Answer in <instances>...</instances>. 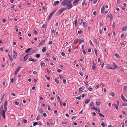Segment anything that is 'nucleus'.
<instances>
[{"label": "nucleus", "mask_w": 127, "mask_h": 127, "mask_svg": "<svg viewBox=\"0 0 127 127\" xmlns=\"http://www.w3.org/2000/svg\"><path fill=\"white\" fill-rule=\"evenodd\" d=\"M72 1V0H64L63 1L61 5L62 6H65L68 4L69 3H71V1Z\"/></svg>", "instance_id": "nucleus-1"}, {"label": "nucleus", "mask_w": 127, "mask_h": 127, "mask_svg": "<svg viewBox=\"0 0 127 127\" xmlns=\"http://www.w3.org/2000/svg\"><path fill=\"white\" fill-rule=\"evenodd\" d=\"M65 10L64 8L60 10H59L57 13L56 14L57 16L60 15Z\"/></svg>", "instance_id": "nucleus-2"}, {"label": "nucleus", "mask_w": 127, "mask_h": 127, "mask_svg": "<svg viewBox=\"0 0 127 127\" xmlns=\"http://www.w3.org/2000/svg\"><path fill=\"white\" fill-rule=\"evenodd\" d=\"M72 7V4L71 3H69L66 6L65 8H64L65 9H70Z\"/></svg>", "instance_id": "nucleus-3"}, {"label": "nucleus", "mask_w": 127, "mask_h": 127, "mask_svg": "<svg viewBox=\"0 0 127 127\" xmlns=\"http://www.w3.org/2000/svg\"><path fill=\"white\" fill-rule=\"evenodd\" d=\"M45 40H41L40 42L39 43V44L38 46L40 47L43 45L44 43H45Z\"/></svg>", "instance_id": "nucleus-4"}, {"label": "nucleus", "mask_w": 127, "mask_h": 127, "mask_svg": "<svg viewBox=\"0 0 127 127\" xmlns=\"http://www.w3.org/2000/svg\"><path fill=\"white\" fill-rule=\"evenodd\" d=\"M20 68L21 67L20 66H19L18 67L14 73V74L15 75H17V73L19 72V70Z\"/></svg>", "instance_id": "nucleus-5"}, {"label": "nucleus", "mask_w": 127, "mask_h": 127, "mask_svg": "<svg viewBox=\"0 0 127 127\" xmlns=\"http://www.w3.org/2000/svg\"><path fill=\"white\" fill-rule=\"evenodd\" d=\"M93 66H92V69L93 70H95L96 69V63H95V62L93 61L92 62Z\"/></svg>", "instance_id": "nucleus-6"}, {"label": "nucleus", "mask_w": 127, "mask_h": 127, "mask_svg": "<svg viewBox=\"0 0 127 127\" xmlns=\"http://www.w3.org/2000/svg\"><path fill=\"white\" fill-rule=\"evenodd\" d=\"M113 64L114 65V67H108V68L110 69H114L117 67V66L116 65V64L115 63H113Z\"/></svg>", "instance_id": "nucleus-7"}, {"label": "nucleus", "mask_w": 127, "mask_h": 127, "mask_svg": "<svg viewBox=\"0 0 127 127\" xmlns=\"http://www.w3.org/2000/svg\"><path fill=\"white\" fill-rule=\"evenodd\" d=\"M78 38H76L74 40V42L72 44V45L74 46L75 44H77L78 42Z\"/></svg>", "instance_id": "nucleus-8"}, {"label": "nucleus", "mask_w": 127, "mask_h": 127, "mask_svg": "<svg viewBox=\"0 0 127 127\" xmlns=\"http://www.w3.org/2000/svg\"><path fill=\"white\" fill-rule=\"evenodd\" d=\"M60 3V2L59 1H55L54 2V3L53 5L54 6H55L56 5Z\"/></svg>", "instance_id": "nucleus-9"}, {"label": "nucleus", "mask_w": 127, "mask_h": 127, "mask_svg": "<svg viewBox=\"0 0 127 127\" xmlns=\"http://www.w3.org/2000/svg\"><path fill=\"white\" fill-rule=\"evenodd\" d=\"M29 61H32L33 62H36L37 60L36 59H34L32 58H30L29 59Z\"/></svg>", "instance_id": "nucleus-10"}, {"label": "nucleus", "mask_w": 127, "mask_h": 127, "mask_svg": "<svg viewBox=\"0 0 127 127\" xmlns=\"http://www.w3.org/2000/svg\"><path fill=\"white\" fill-rule=\"evenodd\" d=\"M85 89V87H82L79 89V91L80 93L83 90Z\"/></svg>", "instance_id": "nucleus-11"}, {"label": "nucleus", "mask_w": 127, "mask_h": 127, "mask_svg": "<svg viewBox=\"0 0 127 127\" xmlns=\"http://www.w3.org/2000/svg\"><path fill=\"white\" fill-rule=\"evenodd\" d=\"M17 53H13V59H16L17 56Z\"/></svg>", "instance_id": "nucleus-12"}, {"label": "nucleus", "mask_w": 127, "mask_h": 127, "mask_svg": "<svg viewBox=\"0 0 127 127\" xmlns=\"http://www.w3.org/2000/svg\"><path fill=\"white\" fill-rule=\"evenodd\" d=\"M29 55L28 54H27L24 57V61H26L28 58V56Z\"/></svg>", "instance_id": "nucleus-13"}, {"label": "nucleus", "mask_w": 127, "mask_h": 127, "mask_svg": "<svg viewBox=\"0 0 127 127\" xmlns=\"http://www.w3.org/2000/svg\"><path fill=\"white\" fill-rule=\"evenodd\" d=\"M78 18V16L76 17V20L74 21V23L75 25V26H77V19Z\"/></svg>", "instance_id": "nucleus-14"}, {"label": "nucleus", "mask_w": 127, "mask_h": 127, "mask_svg": "<svg viewBox=\"0 0 127 127\" xmlns=\"http://www.w3.org/2000/svg\"><path fill=\"white\" fill-rule=\"evenodd\" d=\"M121 97L123 100L124 101L126 99L125 97L124 96L123 94H122L121 95Z\"/></svg>", "instance_id": "nucleus-15"}, {"label": "nucleus", "mask_w": 127, "mask_h": 127, "mask_svg": "<svg viewBox=\"0 0 127 127\" xmlns=\"http://www.w3.org/2000/svg\"><path fill=\"white\" fill-rule=\"evenodd\" d=\"M46 51V49L45 47H43L42 50V51L43 52H45Z\"/></svg>", "instance_id": "nucleus-16"}, {"label": "nucleus", "mask_w": 127, "mask_h": 127, "mask_svg": "<svg viewBox=\"0 0 127 127\" xmlns=\"http://www.w3.org/2000/svg\"><path fill=\"white\" fill-rule=\"evenodd\" d=\"M79 0H75L74 1H73V4L76 5L77 4Z\"/></svg>", "instance_id": "nucleus-17"}, {"label": "nucleus", "mask_w": 127, "mask_h": 127, "mask_svg": "<svg viewBox=\"0 0 127 127\" xmlns=\"http://www.w3.org/2000/svg\"><path fill=\"white\" fill-rule=\"evenodd\" d=\"M114 107L115 108H116L117 110H118V105L116 104H115L114 105Z\"/></svg>", "instance_id": "nucleus-18"}, {"label": "nucleus", "mask_w": 127, "mask_h": 127, "mask_svg": "<svg viewBox=\"0 0 127 127\" xmlns=\"http://www.w3.org/2000/svg\"><path fill=\"white\" fill-rule=\"evenodd\" d=\"M4 94H2L1 95V102L2 101L4 97Z\"/></svg>", "instance_id": "nucleus-19"}, {"label": "nucleus", "mask_w": 127, "mask_h": 127, "mask_svg": "<svg viewBox=\"0 0 127 127\" xmlns=\"http://www.w3.org/2000/svg\"><path fill=\"white\" fill-rule=\"evenodd\" d=\"M89 105L90 106H94L95 105V104L93 102H91Z\"/></svg>", "instance_id": "nucleus-20"}, {"label": "nucleus", "mask_w": 127, "mask_h": 127, "mask_svg": "<svg viewBox=\"0 0 127 127\" xmlns=\"http://www.w3.org/2000/svg\"><path fill=\"white\" fill-rule=\"evenodd\" d=\"M127 30V26L124 27L122 29L123 31H126Z\"/></svg>", "instance_id": "nucleus-21"}, {"label": "nucleus", "mask_w": 127, "mask_h": 127, "mask_svg": "<svg viewBox=\"0 0 127 127\" xmlns=\"http://www.w3.org/2000/svg\"><path fill=\"white\" fill-rule=\"evenodd\" d=\"M90 101V99H87L85 101V103L87 104Z\"/></svg>", "instance_id": "nucleus-22"}, {"label": "nucleus", "mask_w": 127, "mask_h": 127, "mask_svg": "<svg viewBox=\"0 0 127 127\" xmlns=\"http://www.w3.org/2000/svg\"><path fill=\"white\" fill-rule=\"evenodd\" d=\"M31 48H28L25 51V53H27L31 49Z\"/></svg>", "instance_id": "nucleus-23"}, {"label": "nucleus", "mask_w": 127, "mask_h": 127, "mask_svg": "<svg viewBox=\"0 0 127 127\" xmlns=\"http://www.w3.org/2000/svg\"><path fill=\"white\" fill-rule=\"evenodd\" d=\"M115 56L116 58H119L120 57V56L117 53H115Z\"/></svg>", "instance_id": "nucleus-24"}, {"label": "nucleus", "mask_w": 127, "mask_h": 127, "mask_svg": "<svg viewBox=\"0 0 127 127\" xmlns=\"http://www.w3.org/2000/svg\"><path fill=\"white\" fill-rule=\"evenodd\" d=\"M40 119V115H38L36 119L37 120H38Z\"/></svg>", "instance_id": "nucleus-25"}, {"label": "nucleus", "mask_w": 127, "mask_h": 127, "mask_svg": "<svg viewBox=\"0 0 127 127\" xmlns=\"http://www.w3.org/2000/svg\"><path fill=\"white\" fill-rule=\"evenodd\" d=\"M104 11V6H102L101 8V13L102 14Z\"/></svg>", "instance_id": "nucleus-26"}, {"label": "nucleus", "mask_w": 127, "mask_h": 127, "mask_svg": "<svg viewBox=\"0 0 127 127\" xmlns=\"http://www.w3.org/2000/svg\"><path fill=\"white\" fill-rule=\"evenodd\" d=\"M100 104V102H99L96 101V105L98 106H99Z\"/></svg>", "instance_id": "nucleus-27"}, {"label": "nucleus", "mask_w": 127, "mask_h": 127, "mask_svg": "<svg viewBox=\"0 0 127 127\" xmlns=\"http://www.w3.org/2000/svg\"><path fill=\"white\" fill-rule=\"evenodd\" d=\"M40 64L41 65V66L42 68L44 67L45 65V63H40Z\"/></svg>", "instance_id": "nucleus-28"}, {"label": "nucleus", "mask_w": 127, "mask_h": 127, "mask_svg": "<svg viewBox=\"0 0 127 127\" xmlns=\"http://www.w3.org/2000/svg\"><path fill=\"white\" fill-rule=\"evenodd\" d=\"M52 15L50 14L49 16V17L48 18V20H49L52 18Z\"/></svg>", "instance_id": "nucleus-29"}, {"label": "nucleus", "mask_w": 127, "mask_h": 127, "mask_svg": "<svg viewBox=\"0 0 127 127\" xmlns=\"http://www.w3.org/2000/svg\"><path fill=\"white\" fill-rule=\"evenodd\" d=\"M7 100H6L5 101L4 104V107H5V106H7Z\"/></svg>", "instance_id": "nucleus-30"}, {"label": "nucleus", "mask_w": 127, "mask_h": 127, "mask_svg": "<svg viewBox=\"0 0 127 127\" xmlns=\"http://www.w3.org/2000/svg\"><path fill=\"white\" fill-rule=\"evenodd\" d=\"M38 123L37 122H33V126H34L38 125Z\"/></svg>", "instance_id": "nucleus-31"}, {"label": "nucleus", "mask_w": 127, "mask_h": 127, "mask_svg": "<svg viewBox=\"0 0 127 127\" xmlns=\"http://www.w3.org/2000/svg\"><path fill=\"white\" fill-rule=\"evenodd\" d=\"M93 89L90 87H89L88 88V90L91 91H92L93 90Z\"/></svg>", "instance_id": "nucleus-32"}, {"label": "nucleus", "mask_w": 127, "mask_h": 127, "mask_svg": "<svg viewBox=\"0 0 127 127\" xmlns=\"http://www.w3.org/2000/svg\"><path fill=\"white\" fill-rule=\"evenodd\" d=\"M83 26L84 27H86V22H84L83 23Z\"/></svg>", "instance_id": "nucleus-33"}, {"label": "nucleus", "mask_w": 127, "mask_h": 127, "mask_svg": "<svg viewBox=\"0 0 127 127\" xmlns=\"http://www.w3.org/2000/svg\"><path fill=\"white\" fill-rule=\"evenodd\" d=\"M98 114L99 115L100 117L102 116L103 117H104V116L101 113H98Z\"/></svg>", "instance_id": "nucleus-34"}, {"label": "nucleus", "mask_w": 127, "mask_h": 127, "mask_svg": "<svg viewBox=\"0 0 127 127\" xmlns=\"http://www.w3.org/2000/svg\"><path fill=\"white\" fill-rule=\"evenodd\" d=\"M127 86H125L124 87V91L125 92V91H126L127 90Z\"/></svg>", "instance_id": "nucleus-35"}, {"label": "nucleus", "mask_w": 127, "mask_h": 127, "mask_svg": "<svg viewBox=\"0 0 127 127\" xmlns=\"http://www.w3.org/2000/svg\"><path fill=\"white\" fill-rule=\"evenodd\" d=\"M45 77L47 79L49 80H50V78L47 75L45 76Z\"/></svg>", "instance_id": "nucleus-36"}, {"label": "nucleus", "mask_w": 127, "mask_h": 127, "mask_svg": "<svg viewBox=\"0 0 127 127\" xmlns=\"http://www.w3.org/2000/svg\"><path fill=\"white\" fill-rule=\"evenodd\" d=\"M55 82L57 83L58 84H59V80L57 79H55Z\"/></svg>", "instance_id": "nucleus-37"}, {"label": "nucleus", "mask_w": 127, "mask_h": 127, "mask_svg": "<svg viewBox=\"0 0 127 127\" xmlns=\"http://www.w3.org/2000/svg\"><path fill=\"white\" fill-rule=\"evenodd\" d=\"M61 55L63 56H64V57L66 56L64 52H62L61 53Z\"/></svg>", "instance_id": "nucleus-38"}, {"label": "nucleus", "mask_w": 127, "mask_h": 127, "mask_svg": "<svg viewBox=\"0 0 127 127\" xmlns=\"http://www.w3.org/2000/svg\"><path fill=\"white\" fill-rule=\"evenodd\" d=\"M95 110L98 112H100V109L99 108H96Z\"/></svg>", "instance_id": "nucleus-39"}, {"label": "nucleus", "mask_w": 127, "mask_h": 127, "mask_svg": "<svg viewBox=\"0 0 127 127\" xmlns=\"http://www.w3.org/2000/svg\"><path fill=\"white\" fill-rule=\"evenodd\" d=\"M94 41L95 43L96 44H98V41L97 39H94Z\"/></svg>", "instance_id": "nucleus-40"}, {"label": "nucleus", "mask_w": 127, "mask_h": 127, "mask_svg": "<svg viewBox=\"0 0 127 127\" xmlns=\"http://www.w3.org/2000/svg\"><path fill=\"white\" fill-rule=\"evenodd\" d=\"M110 95H111L112 96H114L115 95V93L113 92H112L111 94Z\"/></svg>", "instance_id": "nucleus-41"}, {"label": "nucleus", "mask_w": 127, "mask_h": 127, "mask_svg": "<svg viewBox=\"0 0 127 127\" xmlns=\"http://www.w3.org/2000/svg\"><path fill=\"white\" fill-rule=\"evenodd\" d=\"M63 82L64 84H65L66 83V79H64L63 80Z\"/></svg>", "instance_id": "nucleus-42"}, {"label": "nucleus", "mask_w": 127, "mask_h": 127, "mask_svg": "<svg viewBox=\"0 0 127 127\" xmlns=\"http://www.w3.org/2000/svg\"><path fill=\"white\" fill-rule=\"evenodd\" d=\"M122 106H127V103H123Z\"/></svg>", "instance_id": "nucleus-43"}, {"label": "nucleus", "mask_w": 127, "mask_h": 127, "mask_svg": "<svg viewBox=\"0 0 127 127\" xmlns=\"http://www.w3.org/2000/svg\"><path fill=\"white\" fill-rule=\"evenodd\" d=\"M4 111L5 112H6L7 110V107L6 106L4 107Z\"/></svg>", "instance_id": "nucleus-44"}, {"label": "nucleus", "mask_w": 127, "mask_h": 127, "mask_svg": "<svg viewBox=\"0 0 127 127\" xmlns=\"http://www.w3.org/2000/svg\"><path fill=\"white\" fill-rule=\"evenodd\" d=\"M101 125L102 127H104L105 126V125L104 124V123L103 122H102L101 123Z\"/></svg>", "instance_id": "nucleus-45"}, {"label": "nucleus", "mask_w": 127, "mask_h": 127, "mask_svg": "<svg viewBox=\"0 0 127 127\" xmlns=\"http://www.w3.org/2000/svg\"><path fill=\"white\" fill-rule=\"evenodd\" d=\"M83 22V19H81L80 21V25H81L82 22Z\"/></svg>", "instance_id": "nucleus-46"}, {"label": "nucleus", "mask_w": 127, "mask_h": 127, "mask_svg": "<svg viewBox=\"0 0 127 127\" xmlns=\"http://www.w3.org/2000/svg\"><path fill=\"white\" fill-rule=\"evenodd\" d=\"M57 71L59 73H60L62 71V70L60 69H57Z\"/></svg>", "instance_id": "nucleus-47"}, {"label": "nucleus", "mask_w": 127, "mask_h": 127, "mask_svg": "<svg viewBox=\"0 0 127 127\" xmlns=\"http://www.w3.org/2000/svg\"><path fill=\"white\" fill-rule=\"evenodd\" d=\"M35 56L36 58H38L40 57V56L39 54H37Z\"/></svg>", "instance_id": "nucleus-48"}, {"label": "nucleus", "mask_w": 127, "mask_h": 127, "mask_svg": "<svg viewBox=\"0 0 127 127\" xmlns=\"http://www.w3.org/2000/svg\"><path fill=\"white\" fill-rule=\"evenodd\" d=\"M76 98L80 100L81 98V96H79L76 97Z\"/></svg>", "instance_id": "nucleus-49"}, {"label": "nucleus", "mask_w": 127, "mask_h": 127, "mask_svg": "<svg viewBox=\"0 0 127 127\" xmlns=\"http://www.w3.org/2000/svg\"><path fill=\"white\" fill-rule=\"evenodd\" d=\"M95 54L96 56H97V51L96 49H95L94 50Z\"/></svg>", "instance_id": "nucleus-50"}, {"label": "nucleus", "mask_w": 127, "mask_h": 127, "mask_svg": "<svg viewBox=\"0 0 127 127\" xmlns=\"http://www.w3.org/2000/svg\"><path fill=\"white\" fill-rule=\"evenodd\" d=\"M14 103L16 105H18L19 103V102L16 101Z\"/></svg>", "instance_id": "nucleus-51"}, {"label": "nucleus", "mask_w": 127, "mask_h": 127, "mask_svg": "<svg viewBox=\"0 0 127 127\" xmlns=\"http://www.w3.org/2000/svg\"><path fill=\"white\" fill-rule=\"evenodd\" d=\"M42 115H43L45 117H46V116H47L46 114L45 113H43Z\"/></svg>", "instance_id": "nucleus-52"}, {"label": "nucleus", "mask_w": 127, "mask_h": 127, "mask_svg": "<svg viewBox=\"0 0 127 127\" xmlns=\"http://www.w3.org/2000/svg\"><path fill=\"white\" fill-rule=\"evenodd\" d=\"M23 122L24 123H26L27 122V121L26 120L24 119L23 120Z\"/></svg>", "instance_id": "nucleus-53"}, {"label": "nucleus", "mask_w": 127, "mask_h": 127, "mask_svg": "<svg viewBox=\"0 0 127 127\" xmlns=\"http://www.w3.org/2000/svg\"><path fill=\"white\" fill-rule=\"evenodd\" d=\"M97 0H94L93 3L94 4H95L97 2Z\"/></svg>", "instance_id": "nucleus-54"}, {"label": "nucleus", "mask_w": 127, "mask_h": 127, "mask_svg": "<svg viewBox=\"0 0 127 127\" xmlns=\"http://www.w3.org/2000/svg\"><path fill=\"white\" fill-rule=\"evenodd\" d=\"M78 32L79 34H81L82 33V31H78Z\"/></svg>", "instance_id": "nucleus-55"}, {"label": "nucleus", "mask_w": 127, "mask_h": 127, "mask_svg": "<svg viewBox=\"0 0 127 127\" xmlns=\"http://www.w3.org/2000/svg\"><path fill=\"white\" fill-rule=\"evenodd\" d=\"M46 124L48 126H49L50 125V124L49 122H47L46 123Z\"/></svg>", "instance_id": "nucleus-56"}, {"label": "nucleus", "mask_w": 127, "mask_h": 127, "mask_svg": "<svg viewBox=\"0 0 127 127\" xmlns=\"http://www.w3.org/2000/svg\"><path fill=\"white\" fill-rule=\"evenodd\" d=\"M99 33L100 34H102V31L100 29L99 31Z\"/></svg>", "instance_id": "nucleus-57"}, {"label": "nucleus", "mask_w": 127, "mask_h": 127, "mask_svg": "<svg viewBox=\"0 0 127 127\" xmlns=\"http://www.w3.org/2000/svg\"><path fill=\"white\" fill-rule=\"evenodd\" d=\"M85 0H84V1L82 3V5L83 6H84V4L85 3Z\"/></svg>", "instance_id": "nucleus-58"}, {"label": "nucleus", "mask_w": 127, "mask_h": 127, "mask_svg": "<svg viewBox=\"0 0 127 127\" xmlns=\"http://www.w3.org/2000/svg\"><path fill=\"white\" fill-rule=\"evenodd\" d=\"M39 112L40 113H41L42 112L43 110L41 108H40L39 109Z\"/></svg>", "instance_id": "nucleus-59"}, {"label": "nucleus", "mask_w": 127, "mask_h": 127, "mask_svg": "<svg viewBox=\"0 0 127 127\" xmlns=\"http://www.w3.org/2000/svg\"><path fill=\"white\" fill-rule=\"evenodd\" d=\"M96 12L95 11H94L93 12V14L94 15H96Z\"/></svg>", "instance_id": "nucleus-60"}, {"label": "nucleus", "mask_w": 127, "mask_h": 127, "mask_svg": "<svg viewBox=\"0 0 127 127\" xmlns=\"http://www.w3.org/2000/svg\"><path fill=\"white\" fill-rule=\"evenodd\" d=\"M115 22H113V25H112V27H113V28H114L115 27Z\"/></svg>", "instance_id": "nucleus-61"}, {"label": "nucleus", "mask_w": 127, "mask_h": 127, "mask_svg": "<svg viewBox=\"0 0 127 127\" xmlns=\"http://www.w3.org/2000/svg\"><path fill=\"white\" fill-rule=\"evenodd\" d=\"M52 44V41H50L49 42V44Z\"/></svg>", "instance_id": "nucleus-62"}, {"label": "nucleus", "mask_w": 127, "mask_h": 127, "mask_svg": "<svg viewBox=\"0 0 127 127\" xmlns=\"http://www.w3.org/2000/svg\"><path fill=\"white\" fill-rule=\"evenodd\" d=\"M46 25L45 24H43L42 25V28H44L46 27Z\"/></svg>", "instance_id": "nucleus-63"}, {"label": "nucleus", "mask_w": 127, "mask_h": 127, "mask_svg": "<svg viewBox=\"0 0 127 127\" xmlns=\"http://www.w3.org/2000/svg\"><path fill=\"white\" fill-rule=\"evenodd\" d=\"M85 83L87 85H88L89 84L88 82L86 81L85 82Z\"/></svg>", "instance_id": "nucleus-64"}]
</instances>
